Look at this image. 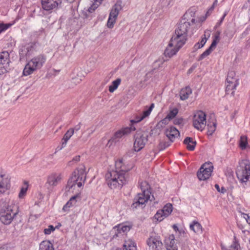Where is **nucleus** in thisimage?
<instances>
[{
    "label": "nucleus",
    "instance_id": "obj_1",
    "mask_svg": "<svg viewBox=\"0 0 250 250\" xmlns=\"http://www.w3.org/2000/svg\"><path fill=\"white\" fill-rule=\"evenodd\" d=\"M16 207L14 201L8 198L0 200V221L4 225H9L18 214L14 212Z\"/></svg>",
    "mask_w": 250,
    "mask_h": 250
},
{
    "label": "nucleus",
    "instance_id": "obj_2",
    "mask_svg": "<svg viewBox=\"0 0 250 250\" xmlns=\"http://www.w3.org/2000/svg\"><path fill=\"white\" fill-rule=\"evenodd\" d=\"M128 178V173L118 170H113L105 174L106 183L111 189H121L127 183Z\"/></svg>",
    "mask_w": 250,
    "mask_h": 250
},
{
    "label": "nucleus",
    "instance_id": "obj_3",
    "mask_svg": "<svg viewBox=\"0 0 250 250\" xmlns=\"http://www.w3.org/2000/svg\"><path fill=\"white\" fill-rule=\"evenodd\" d=\"M140 187L142 191V193H138L134 198L133 203L131 205L133 208H136L138 207L143 206L148 200L151 201L154 198L153 195L151 198V193L150 191V188L148 183L146 181L142 182L140 184Z\"/></svg>",
    "mask_w": 250,
    "mask_h": 250
},
{
    "label": "nucleus",
    "instance_id": "obj_4",
    "mask_svg": "<svg viewBox=\"0 0 250 250\" xmlns=\"http://www.w3.org/2000/svg\"><path fill=\"white\" fill-rule=\"evenodd\" d=\"M236 174L239 182L244 186L250 178V162L245 159L240 161L236 170Z\"/></svg>",
    "mask_w": 250,
    "mask_h": 250
},
{
    "label": "nucleus",
    "instance_id": "obj_5",
    "mask_svg": "<svg viewBox=\"0 0 250 250\" xmlns=\"http://www.w3.org/2000/svg\"><path fill=\"white\" fill-rule=\"evenodd\" d=\"M46 60V56L44 55L40 54L33 58L25 65L23 74L24 76H28L33 73L37 69H40L45 63Z\"/></svg>",
    "mask_w": 250,
    "mask_h": 250
},
{
    "label": "nucleus",
    "instance_id": "obj_6",
    "mask_svg": "<svg viewBox=\"0 0 250 250\" xmlns=\"http://www.w3.org/2000/svg\"><path fill=\"white\" fill-rule=\"evenodd\" d=\"M86 174L84 167L82 166L74 172L72 176L69 179L66 188H68L69 190L76 185L81 188L84 184Z\"/></svg>",
    "mask_w": 250,
    "mask_h": 250
},
{
    "label": "nucleus",
    "instance_id": "obj_7",
    "mask_svg": "<svg viewBox=\"0 0 250 250\" xmlns=\"http://www.w3.org/2000/svg\"><path fill=\"white\" fill-rule=\"evenodd\" d=\"M148 134L146 131L138 130L134 136V150L138 152L142 149L148 141Z\"/></svg>",
    "mask_w": 250,
    "mask_h": 250
},
{
    "label": "nucleus",
    "instance_id": "obj_8",
    "mask_svg": "<svg viewBox=\"0 0 250 250\" xmlns=\"http://www.w3.org/2000/svg\"><path fill=\"white\" fill-rule=\"evenodd\" d=\"M206 115L202 111H197L193 118V125L195 128L202 130L206 126Z\"/></svg>",
    "mask_w": 250,
    "mask_h": 250
},
{
    "label": "nucleus",
    "instance_id": "obj_9",
    "mask_svg": "<svg viewBox=\"0 0 250 250\" xmlns=\"http://www.w3.org/2000/svg\"><path fill=\"white\" fill-rule=\"evenodd\" d=\"M213 168L211 163H205L197 172L198 179L200 180H205L209 178L212 172Z\"/></svg>",
    "mask_w": 250,
    "mask_h": 250
},
{
    "label": "nucleus",
    "instance_id": "obj_10",
    "mask_svg": "<svg viewBox=\"0 0 250 250\" xmlns=\"http://www.w3.org/2000/svg\"><path fill=\"white\" fill-rule=\"evenodd\" d=\"M9 54L6 51H2L0 53V75L4 74L8 71L9 66Z\"/></svg>",
    "mask_w": 250,
    "mask_h": 250
},
{
    "label": "nucleus",
    "instance_id": "obj_11",
    "mask_svg": "<svg viewBox=\"0 0 250 250\" xmlns=\"http://www.w3.org/2000/svg\"><path fill=\"white\" fill-rule=\"evenodd\" d=\"M62 179V176L60 173H53L50 174L47 179L45 185L47 186V188H53L57 186Z\"/></svg>",
    "mask_w": 250,
    "mask_h": 250
},
{
    "label": "nucleus",
    "instance_id": "obj_12",
    "mask_svg": "<svg viewBox=\"0 0 250 250\" xmlns=\"http://www.w3.org/2000/svg\"><path fill=\"white\" fill-rule=\"evenodd\" d=\"M146 242L149 250H160L163 245L160 236L156 235L150 236Z\"/></svg>",
    "mask_w": 250,
    "mask_h": 250
},
{
    "label": "nucleus",
    "instance_id": "obj_13",
    "mask_svg": "<svg viewBox=\"0 0 250 250\" xmlns=\"http://www.w3.org/2000/svg\"><path fill=\"white\" fill-rule=\"evenodd\" d=\"M135 130V128L133 126L122 128L115 133L110 141L115 143L117 142L122 137L127 135Z\"/></svg>",
    "mask_w": 250,
    "mask_h": 250
},
{
    "label": "nucleus",
    "instance_id": "obj_14",
    "mask_svg": "<svg viewBox=\"0 0 250 250\" xmlns=\"http://www.w3.org/2000/svg\"><path fill=\"white\" fill-rule=\"evenodd\" d=\"M187 40V37L175 33V34L171 37L170 42L175 46L180 48L185 44Z\"/></svg>",
    "mask_w": 250,
    "mask_h": 250
},
{
    "label": "nucleus",
    "instance_id": "obj_15",
    "mask_svg": "<svg viewBox=\"0 0 250 250\" xmlns=\"http://www.w3.org/2000/svg\"><path fill=\"white\" fill-rule=\"evenodd\" d=\"M10 188V179L5 175L0 173V194L4 193Z\"/></svg>",
    "mask_w": 250,
    "mask_h": 250
},
{
    "label": "nucleus",
    "instance_id": "obj_16",
    "mask_svg": "<svg viewBox=\"0 0 250 250\" xmlns=\"http://www.w3.org/2000/svg\"><path fill=\"white\" fill-rule=\"evenodd\" d=\"M191 26L190 24L186 21L181 20L177 28L175 29L176 34H180L182 36L187 37V33Z\"/></svg>",
    "mask_w": 250,
    "mask_h": 250
},
{
    "label": "nucleus",
    "instance_id": "obj_17",
    "mask_svg": "<svg viewBox=\"0 0 250 250\" xmlns=\"http://www.w3.org/2000/svg\"><path fill=\"white\" fill-rule=\"evenodd\" d=\"M33 50V46L31 44L22 46L19 51L20 60L23 59L25 57H29L32 54Z\"/></svg>",
    "mask_w": 250,
    "mask_h": 250
},
{
    "label": "nucleus",
    "instance_id": "obj_18",
    "mask_svg": "<svg viewBox=\"0 0 250 250\" xmlns=\"http://www.w3.org/2000/svg\"><path fill=\"white\" fill-rule=\"evenodd\" d=\"M195 10L194 8H190L188 9L184 15L181 21H186L191 25L195 23Z\"/></svg>",
    "mask_w": 250,
    "mask_h": 250
},
{
    "label": "nucleus",
    "instance_id": "obj_19",
    "mask_svg": "<svg viewBox=\"0 0 250 250\" xmlns=\"http://www.w3.org/2000/svg\"><path fill=\"white\" fill-rule=\"evenodd\" d=\"M165 134L171 142H173L175 139L180 135L179 131L174 126H170L167 128L165 131Z\"/></svg>",
    "mask_w": 250,
    "mask_h": 250
},
{
    "label": "nucleus",
    "instance_id": "obj_20",
    "mask_svg": "<svg viewBox=\"0 0 250 250\" xmlns=\"http://www.w3.org/2000/svg\"><path fill=\"white\" fill-rule=\"evenodd\" d=\"M59 4L55 0H42V8L46 11H49L57 7Z\"/></svg>",
    "mask_w": 250,
    "mask_h": 250
},
{
    "label": "nucleus",
    "instance_id": "obj_21",
    "mask_svg": "<svg viewBox=\"0 0 250 250\" xmlns=\"http://www.w3.org/2000/svg\"><path fill=\"white\" fill-rule=\"evenodd\" d=\"M179 49L180 48L175 46L172 44V43H171L169 42L167 46L165 49L164 54L165 56L170 58L175 55Z\"/></svg>",
    "mask_w": 250,
    "mask_h": 250
},
{
    "label": "nucleus",
    "instance_id": "obj_22",
    "mask_svg": "<svg viewBox=\"0 0 250 250\" xmlns=\"http://www.w3.org/2000/svg\"><path fill=\"white\" fill-rule=\"evenodd\" d=\"M154 107V104H152L148 109H147L146 111H144L142 113L140 114L139 115H137L136 117V119L134 120H132L131 122L132 123H138L141 121L149 115Z\"/></svg>",
    "mask_w": 250,
    "mask_h": 250
},
{
    "label": "nucleus",
    "instance_id": "obj_23",
    "mask_svg": "<svg viewBox=\"0 0 250 250\" xmlns=\"http://www.w3.org/2000/svg\"><path fill=\"white\" fill-rule=\"evenodd\" d=\"M122 7L120 2H117L112 7L109 16L117 19L119 12L122 10Z\"/></svg>",
    "mask_w": 250,
    "mask_h": 250
},
{
    "label": "nucleus",
    "instance_id": "obj_24",
    "mask_svg": "<svg viewBox=\"0 0 250 250\" xmlns=\"http://www.w3.org/2000/svg\"><path fill=\"white\" fill-rule=\"evenodd\" d=\"M184 144L187 146V148L188 150L192 151L195 149L196 142L194 141L192 138L187 137L184 141Z\"/></svg>",
    "mask_w": 250,
    "mask_h": 250
},
{
    "label": "nucleus",
    "instance_id": "obj_25",
    "mask_svg": "<svg viewBox=\"0 0 250 250\" xmlns=\"http://www.w3.org/2000/svg\"><path fill=\"white\" fill-rule=\"evenodd\" d=\"M191 93V88L188 86L186 87L185 88L182 89L180 92V99L182 100H185L188 98Z\"/></svg>",
    "mask_w": 250,
    "mask_h": 250
},
{
    "label": "nucleus",
    "instance_id": "obj_26",
    "mask_svg": "<svg viewBox=\"0 0 250 250\" xmlns=\"http://www.w3.org/2000/svg\"><path fill=\"white\" fill-rule=\"evenodd\" d=\"M78 197V195H75L72 197L70 200L66 203V204L63 206L62 210L64 211H68L69 208L74 206L76 203V198Z\"/></svg>",
    "mask_w": 250,
    "mask_h": 250
},
{
    "label": "nucleus",
    "instance_id": "obj_27",
    "mask_svg": "<svg viewBox=\"0 0 250 250\" xmlns=\"http://www.w3.org/2000/svg\"><path fill=\"white\" fill-rule=\"evenodd\" d=\"M74 134V129L70 128L64 135L63 137L62 138V147H64L66 146L67 141L71 138V137Z\"/></svg>",
    "mask_w": 250,
    "mask_h": 250
},
{
    "label": "nucleus",
    "instance_id": "obj_28",
    "mask_svg": "<svg viewBox=\"0 0 250 250\" xmlns=\"http://www.w3.org/2000/svg\"><path fill=\"white\" fill-rule=\"evenodd\" d=\"M39 250H54V248L49 241H43L40 245Z\"/></svg>",
    "mask_w": 250,
    "mask_h": 250
},
{
    "label": "nucleus",
    "instance_id": "obj_29",
    "mask_svg": "<svg viewBox=\"0 0 250 250\" xmlns=\"http://www.w3.org/2000/svg\"><path fill=\"white\" fill-rule=\"evenodd\" d=\"M123 247V250H136L135 244L131 240L125 241Z\"/></svg>",
    "mask_w": 250,
    "mask_h": 250
},
{
    "label": "nucleus",
    "instance_id": "obj_30",
    "mask_svg": "<svg viewBox=\"0 0 250 250\" xmlns=\"http://www.w3.org/2000/svg\"><path fill=\"white\" fill-rule=\"evenodd\" d=\"M238 83H227V84L226 85V92L227 94H229L230 93V92L231 91L230 94L233 95L234 93V90L236 89L237 86L238 85Z\"/></svg>",
    "mask_w": 250,
    "mask_h": 250
},
{
    "label": "nucleus",
    "instance_id": "obj_31",
    "mask_svg": "<svg viewBox=\"0 0 250 250\" xmlns=\"http://www.w3.org/2000/svg\"><path fill=\"white\" fill-rule=\"evenodd\" d=\"M216 128V123L213 121H208L207 124V129L208 135H212L215 131Z\"/></svg>",
    "mask_w": 250,
    "mask_h": 250
},
{
    "label": "nucleus",
    "instance_id": "obj_32",
    "mask_svg": "<svg viewBox=\"0 0 250 250\" xmlns=\"http://www.w3.org/2000/svg\"><path fill=\"white\" fill-rule=\"evenodd\" d=\"M190 229L196 233H201L202 232V227L198 222H193L190 224Z\"/></svg>",
    "mask_w": 250,
    "mask_h": 250
},
{
    "label": "nucleus",
    "instance_id": "obj_33",
    "mask_svg": "<svg viewBox=\"0 0 250 250\" xmlns=\"http://www.w3.org/2000/svg\"><path fill=\"white\" fill-rule=\"evenodd\" d=\"M227 82L230 83H238V79L235 77V72L234 71H229L227 78Z\"/></svg>",
    "mask_w": 250,
    "mask_h": 250
},
{
    "label": "nucleus",
    "instance_id": "obj_34",
    "mask_svg": "<svg viewBox=\"0 0 250 250\" xmlns=\"http://www.w3.org/2000/svg\"><path fill=\"white\" fill-rule=\"evenodd\" d=\"M119 171L120 172L127 173L128 169H125L124 168V166H123V160H119L115 163V170Z\"/></svg>",
    "mask_w": 250,
    "mask_h": 250
},
{
    "label": "nucleus",
    "instance_id": "obj_35",
    "mask_svg": "<svg viewBox=\"0 0 250 250\" xmlns=\"http://www.w3.org/2000/svg\"><path fill=\"white\" fill-rule=\"evenodd\" d=\"M121 82V79L118 78L112 82L111 84L109 86V91L113 93L119 86Z\"/></svg>",
    "mask_w": 250,
    "mask_h": 250
},
{
    "label": "nucleus",
    "instance_id": "obj_36",
    "mask_svg": "<svg viewBox=\"0 0 250 250\" xmlns=\"http://www.w3.org/2000/svg\"><path fill=\"white\" fill-rule=\"evenodd\" d=\"M161 210L162 211H163L164 217H167L171 213V211H172V205L170 204H167Z\"/></svg>",
    "mask_w": 250,
    "mask_h": 250
},
{
    "label": "nucleus",
    "instance_id": "obj_37",
    "mask_svg": "<svg viewBox=\"0 0 250 250\" xmlns=\"http://www.w3.org/2000/svg\"><path fill=\"white\" fill-rule=\"evenodd\" d=\"M208 39L206 36V35L205 34L204 35V37L202 38V39L200 42H198L196 43L194 46V48L195 50L200 49L204 46V45L205 44L206 42H207Z\"/></svg>",
    "mask_w": 250,
    "mask_h": 250
},
{
    "label": "nucleus",
    "instance_id": "obj_38",
    "mask_svg": "<svg viewBox=\"0 0 250 250\" xmlns=\"http://www.w3.org/2000/svg\"><path fill=\"white\" fill-rule=\"evenodd\" d=\"M248 145L247 137L246 136H242L239 141V146L242 149H245Z\"/></svg>",
    "mask_w": 250,
    "mask_h": 250
},
{
    "label": "nucleus",
    "instance_id": "obj_39",
    "mask_svg": "<svg viewBox=\"0 0 250 250\" xmlns=\"http://www.w3.org/2000/svg\"><path fill=\"white\" fill-rule=\"evenodd\" d=\"M115 230L118 231V233L127 232L130 230V227L128 226L119 225L114 228Z\"/></svg>",
    "mask_w": 250,
    "mask_h": 250
},
{
    "label": "nucleus",
    "instance_id": "obj_40",
    "mask_svg": "<svg viewBox=\"0 0 250 250\" xmlns=\"http://www.w3.org/2000/svg\"><path fill=\"white\" fill-rule=\"evenodd\" d=\"M103 0H94L93 4L89 8V12H93L102 3Z\"/></svg>",
    "mask_w": 250,
    "mask_h": 250
},
{
    "label": "nucleus",
    "instance_id": "obj_41",
    "mask_svg": "<svg viewBox=\"0 0 250 250\" xmlns=\"http://www.w3.org/2000/svg\"><path fill=\"white\" fill-rule=\"evenodd\" d=\"M213 48H214L213 47H211L210 45L209 47L205 51H204L200 56L199 60H201L204 59L207 56H208L211 52L212 51Z\"/></svg>",
    "mask_w": 250,
    "mask_h": 250
},
{
    "label": "nucleus",
    "instance_id": "obj_42",
    "mask_svg": "<svg viewBox=\"0 0 250 250\" xmlns=\"http://www.w3.org/2000/svg\"><path fill=\"white\" fill-rule=\"evenodd\" d=\"M220 33L219 31H217L214 37L213 40L211 44V47H213L215 48L216 46L217 43L219 42L220 40Z\"/></svg>",
    "mask_w": 250,
    "mask_h": 250
},
{
    "label": "nucleus",
    "instance_id": "obj_43",
    "mask_svg": "<svg viewBox=\"0 0 250 250\" xmlns=\"http://www.w3.org/2000/svg\"><path fill=\"white\" fill-rule=\"evenodd\" d=\"M117 18H113L109 16L108 21L107 22V26L109 28H112L114 26V23L116 22Z\"/></svg>",
    "mask_w": 250,
    "mask_h": 250
},
{
    "label": "nucleus",
    "instance_id": "obj_44",
    "mask_svg": "<svg viewBox=\"0 0 250 250\" xmlns=\"http://www.w3.org/2000/svg\"><path fill=\"white\" fill-rule=\"evenodd\" d=\"M178 113V109L177 108H174L171 110L169 113L167 115V116L170 120L175 118Z\"/></svg>",
    "mask_w": 250,
    "mask_h": 250
},
{
    "label": "nucleus",
    "instance_id": "obj_45",
    "mask_svg": "<svg viewBox=\"0 0 250 250\" xmlns=\"http://www.w3.org/2000/svg\"><path fill=\"white\" fill-rule=\"evenodd\" d=\"M155 218L156 219L159 221H162L164 218L165 217H164V214L163 213V211H162V210H158L157 213L155 214Z\"/></svg>",
    "mask_w": 250,
    "mask_h": 250
},
{
    "label": "nucleus",
    "instance_id": "obj_46",
    "mask_svg": "<svg viewBox=\"0 0 250 250\" xmlns=\"http://www.w3.org/2000/svg\"><path fill=\"white\" fill-rule=\"evenodd\" d=\"M12 25L11 24L0 23V33L6 30Z\"/></svg>",
    "mask_w": 250,
    "mask_h": 250
},
{
    "label": "nucleus",
    "instance_id": "obj_47",
    "mask_svg": "<svg viewBox=\"0 0 250 250\" xmlns=\"http://www.w3.org/2000/svg\"><path fill=\"white\" fill-rule=\"evenodd\" d=\"M239 245L236 242H233V244L231 245L229 249L227 250H239ZM223 250H226L223 248Z\"/></svg>",
    "mask_w": 250,
    "mask_h": 250
},
{
    "label": "nucleus",
    "instance_id": "obj_48",
    "mask_svg": "<svg viewBox=\"0 0 250 250\" xmlns=\"http://www.w3.org/2000/svg\"><path fill=\"white\" fill-rule=\"evenodd\" d=\"M55 230V228L52 225L49 226L48 228L44 229V233L45 234H50L52 231Z\"/></svg>",
    "mask_w": 250,
    "mask_h": 250
},
{
    "label": "nucleus",
    "instance_id": "obj_49",
    "mask_svg": "<svg viewBox=\"0 0 250 250\" xmlns=\"http://www.w3.org/2000/svg\"><path fill=\"white\" fill-rule=\"evenodd\" d=\"M27 190V188H22L21 189V191L19 194V197L20 198H23L26 194V191Z\"/></svg>",
    "mask_w": 250,
    "mask_h": 250
},
{
    "label": "nucleus",
    "instance_id": "obj_50",
    "mask_svg": "<svg viewBox=\"0 0 250 250\" xmlns=\"http://www.w3.org/2000/svg\"><path fill=\"white\" fill-rule=\"evenodd\" d=\"M183 123L182 118H177L173 120V124L175 125H181Z\"/></svg>",
    "mask_w": 250,
    "mask_h": 250
},
{
    "label": "nucleus",
    "instance_id": "obj_51",
    "mask_svg": "<svg viewBox=\"0 0 250 250\" xmlns=\"http://www.w3.org/2000/svg\"><path fill=\"white\" fill-rule=\"evenodd\" d=\"M214 187H215V188L216 189V190L219 192L224 193L226 191V189L223 187H222L220 188L219 187V186L218 184H215Z\"/></svg>",
    "mask_w": 250,
    "mask_h": 250
},
{
    "label": "nucleus",
    "instance_id": "obj_52",
    "mask_svg": "<svg viewBox=\"0 0 250 250\" xmlns=\"http://www.w3.org/2000/svg\"><path fill=\"white\" fill-rule=\"evenodd\" d=\"M170 145L168 142H161L160 144L161 149H164Z\"/></svg>",
    "mask_w": 250,
    "mask_h": 250
},
{
    "label": "nucleus",
    "instance_id": "obj_53",
    "mask_svg": "<svg viewBox=\"0 0 250 250\" xmlns=\"http://www.w3.org/2000/svg\"><path fill=\"white\" fill-rule=\"evenodd\" d=\"M80 156L79 155L75 156L71 161L69 162V165H70L72 162L77 163L80 161Z\"/></svg>",
    "mask_w": 250,
    "mask_h": 250
},
{
    "label": "nucleus",
    "instance_id": "obj_54",
    "mask_svg": "<svg viewBox=\"0 0 250 250\" xmlns=\"http://www.w3.org/2000/svg\"><path fill=\"white\" fill-rule=\"evenodd\" d=\"M164 61L162 60H158L154 62V65L155 66H158L159 67L161 66V65L163 64Z\"/></svg>",
    "mask_w": 250,
    "mask_h": 250
},
{
    "label": "nucleus",
    "instance_id": "obj_55",
    "mask_svg": "<svg viewBox=\"0 0 250 250\" xmlns=\"http://www.w3.org/2000/svg\"><path fill=\"white\" fill-rule=\"evenodd\" d=\"M167 250H178L176 247L168 245V242H167Z\"/></svg>",
    "mask_w": 250,
    "mask_h": 250
},
{
    "label": "nucleus",
    "instance_id": "obj_56",
    "mask_svg": "<svg viewBox=\"0 0 250 250\" xmlns=\"http://www.w3.org/2000/svg\"><path fill=\"white\" fill-rule=\"evenodd\" d=\"M170 120V119L168 118V117L167 116L165 118L161 120V122L163 124L167 125L168 123V122Z\"/></svg>",
    "mask_w": 250,
    "mask_h": 250
},
{
    "label": "nucleus",
    "instance_id": "obj_57",
    "mask_svg": "<svg viewBox=\"0 0 250 250\" xmlns=\"http://www.w3.org/2000/svg\"><path fill=\"white\" fill-rule=\"evenodd\" d=\"M244 218L246 219L247 222L250 225V216L247 214H244Z\"/></svg>",
    "mask_w": 250,
    "mask_h": 250
},
{
    "label": "nucleus",
    "instance_id": "obj_58",
    "mask_svg": "<svg viewBox=\"0 0 250 250\" xmlns=\"http://www.w3.org/2000/svg\"><path fill=\"white\" fill-rule=\"evenodd\" d=\"M81 123H79L77 125H76L73 129H74V131L75 130L76 131L79 130L81 128Z\"/></svg>",
    "mask_w": 250,
    "mask_h": 250
},
{
    "label": "nucleus",
    "instance_id": "obj_59",
    "mask_svg": "<svg viewBox=\"0 0 250 250\" xmlns=\"http://www.w3.org/2000/svg\"><path fill=\"white\" fill-rule=\"evenodd\" d=\"M168 240H171V241H172V245L174 244V236L173 235H170L169 236V238H168Z\"/></svg>",
    "mask_w": 250,
    "mask_h": 250
},
{
    "label": "nucleus",
    "instance_id": "obj_60",
    "mask_svg": "<svg viewBox=\"0 0 250 250\" xmlns=\"http://www.w3.org/2000/svg\"><path fill=\"white\" fill-rule=\"evenodd\" d=\"M228 14V12H225V13L224 14L223 17L221 18V20H220V23L222 22L224 20L225 17L226 16V15H227Z\"/></svg>",
    "mask_w": 250,
    "mask_h": 250
},
{
    "label": "nucleus",
    "instance_id": "obj_61",
    "mask_svg": "<svg viewBox=\"0 0 250 250\" xmlns=\"http://www.w3.org/2000/svg\"><path fill=\"white\" fill-rule=\"evenodd\" d=\"M195 66H192L188 70V73L190 74L192 72V71L195 69Z\"/></svg>",
    "mask_w": 250,
    "mask_h": 250
},
{
    "label": "nucleus",
    "instance_id": "obj_62",
    "mask_svg": "<svg viewBox=\"0 0 250 250\" xmlns=\"http://www.w3.org/2000/svg\"><path fill=\"white\" fill-rule=\"evenodd\" d=\"M214 6L212 5L209 8V9H208V11L207 12V14H208L209 12H211L213 11V10L214 9Z\"/></svg>",
    "mask_w": 250,
    "mask_h": 250
},
{
    "label": "nucleus",
    "instance_id": "obj_63",
    "mask_svg": "<svg viewBox=\"0 0 250 250\" xmlns=\"http://www.w3.org/2000/svg\"><path fill=\"white\" fill-rule=\"evenodd\" d=\"M172 227L175 231H177L178 230V228L176 225H173Z\"/></svg>",
    "mask_w": 250,
    "mask_h": 250
},
{
    "label": "nucleus",
    "instance_id": "obj_64",
    "mask_svg": "<svg viewBox=\"0 0 250 250\" xmlns=\"http://www.w3.org/2000/svg\"><path fill=\"white\" fill-rule=\"evenodd\" d=\"M0 250H12L11 249H8L7 248H0Z\"/></svg>",
    "mask_w": 250,
    "mask_h": 250
}]
</instances>
